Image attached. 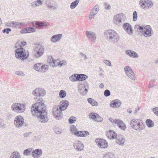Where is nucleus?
Listing matches in <instances>:
<instances>
[{
    "instance_id": "obj_1",
    "label": "nucleus",
    "mask_w": 158,
    "mask_h": 158,
    "mask_svg": "<svg viewBox=\"0 0 158 158\" xmlns=\"http://www.w3.org/2000/svg\"><path fill=\"white\" fill-rule=\"evenodd\" d=\"M34 99L38 102L32 105L31 108V113L33 115L38 116V119L39 122L42 123L47 122L48 119L45 111L46 107L43 100L37 97L34 98Z\"/></svg>"
},
{
    "instance_id": "obj_2",
    "label": "nucleus",
    "mask_w": 158,
    "mask_h": 158,
    "mask_svg": "<svg viewBox=\"0 0 158 158\" xmlns=\"http://www.w3.org/2000/svg\"><path fill=\"white\" fill-rule=\"evenodd\" d=\"M107 40L113 43L118 42L119 39L118 34L114 30H109L104 33Z\"/></svg>"
},
{
    "instance_id": "obj_3",
    "label": "nucleus",
    "mask_w": 158,
    "mask_h": 158,
    "mask_svg": "<svg viewBox=\"0 0 158 158\" xmlns=\"http://www.w3.org/2000/svg\"><path fill=\"white\" fill-rule=\"evenodd\" d=\"M135 27L138 29L142 34L145 37L148 38L152 36L153 31L150 25L140 26L136 25Z\"/></svg>"
},
{
    "instance_id": "obj_4",
    "label": "nucleus",
    "mask_w": 158,
    "mask_h": 158,
    "mask_svg": "<svg viewBox=\"0 0 158 158\" xmlns=\"http://www.w3.org/2000/svg\"><path fill=\"white\" fill-rule=\"evenodd\" d=\"M131 127L134 129L140 131L144 128V125L142 121L139 119L133 118L131 120Z\"/></svg>"
},
{
    "instance_id": "obj_5",
    "label": "nucleus",
    "mask_w": 158,
    "mask_h": 158,
    "mask_svg": "<svg viewBox=\"0 0 158 158\" xmlns=\"http://www.w3.org/2000/svg\"><path fill=\"white\" fill-rule=\"evenodd\" d=\"M24 50L22 47L15 50V56L17 58L26 59L28 57L29 55V52L28 51Z\"/></svg>"
},
{
    "instance_id": "obj_6",
    "label": "nucleus",
    "mask_w": 158,
    "mask_h": 158,
    "mask_svg": "<svg viewBox=\"0 0 158 158\" xmlns=\"http://www.w3.org/2000/svg\"><path fill=\"white\" fill-rule=\"evenodd\" d=\"M12 109L17 113H21L25 110V105L22 103H13L11 106Z\"/></svg>"
},
{
    "instance_id": "obj_7",
    "label": "nucleus",
    "mask_w": 158,
    "mask_h": 158,
    "mask_svg": "<svg viewBox=\"0 0 158 158\" xmlns=\"http://www.w3.org/2000/svg\"><path fill=\"white\" fill-rule=\"evenodd\" d=\"M33 68L36 71L41 73H44L48 69V67L47 65H43L40 63L35 64Z\"/></svg>"
},
{
    "instance_id": "obj_8",
    "label": "nucleus",
    "mask_w": 158,
    "mask_h": 158,
    "mask_svg": "<svg viewBox=\"0 0 158 158\" xmlns=\"http://www.w3.org/2000/svg\"><path fill=\"white\" fill-rule=\"evenodd\" d=\"M14 122L16 127H21L24 124V119L22 116L19 115L15 117Z\"/></svg>"
},
{
    "instance_id": "obj_9",
    "label": "nucleus",
    "mask_w": 158,
    "mask_h": 158,
    "mask_svg": "<svg viewBox=\"0 0 158 158\" xmlns=\"http://www.w3.org/2000/svg\"><path fill=\"white\" fill-rule=\"evenodd\" d=\"M59 60H49V62L51 63V65L53 67H56L57 66L61 67L66 64V62L64 60H62L61 61H59Z\"/></svg>"
},
{
    "instance_id": "obj_10",
    "label": "nucleus",
    "mask_w": 158,
    "mask_h": 158,
    "mask_svg": "<svg viewBox=\"0 0 158 158\" xmlns=\"http://www.w3.org/2000/svg\"><path fill=\"white\" fill-rule=\"evenodd\" d=\"M46 94L45 91L41 88H36L34 89L32 92L33 95L37 97H43Z\"/></svg>"
},
{
    "instance_id": "obj_11",
    "label": "nucleus",
    "mask_w": 158,
    "mask_h": 158,
    "mask_svg": "<svg viewBox=\"0 0 158 158\" xmlns=\"http://www.w3.org/2000/svg\"><path fill=\"white\" fill-rule=\"evenodd\" d=\"M35 51L36 52L34 55V57L35 58H37L42 56L44 54V49L42 45H37L35 47Z\"/></svg>"
},
{
    "instance_id": "obj_12",
    "label": "nucleus",
    "mask_w": 158,
    "mask_h": 158,
    "mask_svg": "<svg viewBox=\"0 0 158 158\" xmlns=\"http://www.w3.org/2000/svg\"><path fill=\"white\" fill-rule=\"evenodd\" d=\"M31 24L34 27L40 28L42 29H44L45 27L48 26L46 22H44L41 21H34Z\"/></svg>"
},
{
    "instance_id": "obj_13",
    "label": "nucleus",
    "mask_w": 158,
    "mask_h": 158,
    "mask_svg": "<svg viewBox=\"0 0 158 158\" xmlns=\"http://www.w3.org/2000/svg\"><path fill=\"white\" fill-rule=\"evenodd\" d=\"M95 141L97 145L99 148H105L108 147V143L104 139H96L95 140Z\"/></svg>"
},
{
    "instance_id": "obj_14",
    "label": "nucleus",
    "mask_w": 158,
    "mask_h": 158,
    "mask_svg": "<svg viewBox=\"0 0 158 158\" xmlns=\"http://www.w3.org/2000/svg\"><path fill=\"white\" fill-rule=\"evenodd\" d=\"M123 17V14L120 13L115 15L114 17L113 21L114 23L117 25H119L122 22V19Z\"/></svg>"
},
{
    "instance_id": "obj_15",
    "label": "nucleus",
    "mask_w": 158,
    "mask_h": 158,
    "mask_svg": "<svg viewBox=\"0 0 158 158\" xmlns=\"http://www.w3.org/2000/svg\"><path fill=\"white\" fill-rule=\"evenodd\" d=\"M124 30L129 35H131L133 33V30L131 25L128 23H124L123 25Z\"/></svg>"
},
{
    "instance_id": "obj_16",
    "label": "nucleus",
    "mask_w": 158,
    "mask_h": 158,
    "mask_svg": "<svg viewBox=\"0 0 158 158\" xmlns=\"http://www.w3.org/2000/svg\"><path fill=\"white\" fill-rule=\"evenodd\" d=\"M89 116L90 118L97 122H101L103 120L102 118L96 113H90Z\"/></svg>"
},
{
    "instance_id": "obj_17",
    "label": "nucleus",
    "mask_w": 158,
    "mask_h": 158,
    "mask_svg": "<svg viewBox=\"0 0 158 158\" xmlns=\"http://www.w3.org/2000/svg\"><path fill=\"white\" fill-rule=\"evenodd\" d=\"M87 37L91 41L94 42L96 39V34L91 31H87L85 32Z\"/></svg>"
},
{
    "instance_id": "obj_18",
    "label": "nucleus",
    "mask_w": 158,
    "mask_h": 158,
    "mask_svg": "<svg viewBox=\"0 0 158 158\" xmlns=\"http://www.w3.org/2000/svg\"><path fill=\"white\" fill-rule=\"evenodd\" d=\"M69 102L65 100H63L60 103L59 106V109L61 111L65 110L69 105Z\"/></svg>"
},
{
    "instance_id": "obj_19",
    "label": "nucleus",
    "mask_w": 158,
    "mask_h": 158,
    "mask_svg": "<svg viewBox=\"0 0 158 158\" xmlns=\"http://www.w3.org/2000/svg\"><path fill=\"white\" fill-rule=\"evenodd\" d=\"M73 146L75 149L79 151L82 150L84 148L83 143L79 141L75 142L73 143Z\"/></svg>"
},
{
    "instance_id": "obj_20",
    "label": "nucleus",
    "mask_w": 158,
    "mask_h": 158,
    "mask_svg": "<svg viewBox=\"0 0 158 158\" xmlns=\"http://www.w3.org/2000/svg\"><path fill=\"white\" fill-rule=\"evenodd\" d=\"M62 36L61 34L54 35L51 38L50 41L53 43H56L61 40Z\"/></svg>"
},
{
    "instance_id": "obj_21",
    "label": "nucleus",
    "mask_w": 158,
    "mask_h": 158,
    "mask_svg": "<svg viewBox=\"0 0 158 158\" xmlns=\"http://www.w3.org/2000/svg\"><path fill=\"white\" fill-rule=\"evenodd\" d=\"M42 150L41 149H36L32 151L31 155L34 158H38L42 156Z\"/></svg>"
},
{
    "instance_id": "obj_22",
    "label": "nucleus",
    "mask_w": 158,
    "mask_h": 158,
    "mask_svg": "<svg viewBox=\"0 0 158 158\" xmlns=\"http://www.w3.org/2000/svg\"><path fill=\"white\" fill-rule=\"evenodd\" d=\"M99 9L98 7V6L96 5L92 9L89 15V18L90 19H92L94 16L98 13Z\"/></svg>"
},
{
    "instance_id": "obj_23",
    "label": "nucleus",
    "mask_w": 158,
    "mask_h": 158,
    "mask_svg": "<svg viewBox=\"0 0 158 158\" xmlns=\"http://www.w3.org/2000/svg\"><path fill=\"white\" fill-rule=\"evenodd\" d=\"M125 53L126 54L134 58H138L139 57L138 54L135 52L131 50H127L126 51Z\"/></svg>"
},
{
    "instance_id": "obj_24",
    "label": "nucleus",
    "mask_w": 158,
    "mask_h": 158,
    "mask_svg": "<svg viewBox=\"0 0 158 158\" xmlns=\"http://www.w3.org/2000/svg\"><path fill=\"white\" fill-rule=\"evenodd\" d=\"M61 111L58 107L54 108L53 113V116L55 118H57L58 119H59V118L61 117Z\"/></svg>"
},
{
    "instance_id": "obj_25",
    "label": "nucleus",
    "mask_w": 158,
    "mask_h": 158,
    "mask_svg": "<svg viewBox=\"0 0 158 158\" xmlns=\"http://www.w3.org/2000/svg\"><path fill=\"white\" fill-rule=\"evenodd\" d=\"M110 106L111 107L118 108L120 107L121 103L120 101L118 99H115L112 101L110 103Z\"/></svg>"
},
{
    "instance_id": "obj_26",
    "label": "nucleus",
    "mask_w": 158,
    "mask_h": 158,
    "mask_svg": "<svg viewBox=\"0 0 158 158\" xmlns=\"http://www.w3.org/2000/svg\"><path fill=\"white\" fill-rule=\"evenodd\" d=\"M106 136L110 139H114L117 138V134L112 130H109L107 132Z\"/></svg>"
},
{
    "instance_id": "obj_27",
    "label": "nucleus",
    "mask_w": 158,
    "mask_h": 158,
    "mask_svg": "<svg viewBox=\"0 0 158 158\" xmlns=\"http://www.w3.org/2000/svg\"><path fill=\"white\" fill-rule=\"evenodd\" d=\"M125 140V138L123 136H118L116 140V143L122 146L124 145Z\"/></svg>"
},
{
    "instance_id": "obj_28",
    "label": "nucleus",
    "mask_w": 158,
    "mask_h": 158,
    "mask_svg": "<svg viewBox=\"0 0 158 158\" xmlns=\"http://www.w3.org/2000/svg\"><path fill=\"white\" fill-rule=\"evenodd\" d=\"M89 134L88 131H77L75 133L74 135L78 137H86Z\"/></svg>"
},
{
    "instance_id": "obj_29",
    "label": "nucleus",
    "mask_w": 158,
    "mask_h": 158,
    "mask_svg": "<svg viewBox=\"0 0 158 158\" xmlns=\"http://www.w3.org/2000/svg\"><path fill=\"white\" fill-rule=\"evenodd\" d=\"M117 123L116 124H117L119 128L123 130H124L126 129V126L122 121L118 119Z\"/></svg>"
},
{
    "instance_id": "obj_30",
    "label": "nucleus",
    "mask_w": 158,
    "mask_h": 158,
    "mask_svg": "<svg viewBox=\"0 0 158 158\" xmlns=\"http://www.w3.org/2000/svg\"><path fill=\"white\" fill-rule=\"evenodd\" d=\"M10 158H21V156L19 152L15 151L11 153Z\"/></svg>"
},
{
    "instance_id": "obj_31",
    "label": "nucleus",
    "mask_w": 158,
    "mask_h": 158,
    "mask_svg": "<svg viewBox=\"0 0 158 158\" xmlns=\"http://www.w3.org/2000/svg\"><path fill=\"white\" fill-rule=\"evenodd\" d=\"M146 9L151 8L153 6V2L151 0H145Z\"/></svg>"
},
{
    "instance_id": "obj_32",
    "label": "nucleus",
    "mask_w": 158,
    "mask_h": 158,
    "mask_svg": "<svg viewBox=\"0 0 158 158\" xmlns=\"http://www.w3.org/2000/svg\"><path fill=\"white\" fill-rule=\"evenodd\" d=\"M146 123L148 127H152L154 126V123L153 121L150 119H147L146 120Z\"/></svg>"
},
{
    "instance_id": "obj_33",
    "label": "nucleus",
    "mask_w": 158,
    "mask_h": 158,
    "mask_svg": "<svg viewBox=\"0 0 158 158\" xmlns=\"http://www.w3.org/2000/svg\"><path fill=\"white\" fill-rule=\"evenodd\" d=\"M127 76L131 79L133 80H135V76L133 70L129 73L127 74Z\"/></svg>"
},
{
    "instance_id": "obj_34",
    "label": "nucleus",
    "mask_w": 158,
    "mask_h": 158,
    "mask_svg": "<svg viewBox=\"0 0 158 158\" xmlns=\"http://www.w3.org/2000/svg\"><path fill=\"white\" fill-rule=\"evenodd\" d=\"M88 101L92 106H97L98 105L97 102L91 98H88Z\"/></svg>"
},
{
    "instance_id": "obj_35",
    "label": "nucleus",
    "mask_w": 158,
    "mask_h": 158,
    "mask_svg": "<svg viewBox=\"0 0 158 158\" xmlns=\"http://www.w3.org/2000/svg\"><path fill=\"white\" fill-rule=\"evenodd\" d=\"M77 75V74H74L70 76L69 77L70 80L73 81H79V78L78 77Z\"/></svg>"
},
{
    "instance_id": "obj_36",
    "label": "nucleus",
    "mask_w": 158,
    "mask_h": 158,
    "mask_svg": "<svg viewBox=\"0 0 158 158\" xmlns=\"http://www.w3.org/2000/svg\"><path fill=\"white\" fill-rule=\"evenodd\" d=\"M47 8L49 10H54L57 8V6L56 5H51L50 3L47 4Z\"/></svg>"
},
{
    "instance_id": "obj_37",
    "label": "nucleus",
    "mask_w": 158,
    "mask_h": 158,
    "mask_svg": "<svg viewBox=\"0 0 158 158\" xmlns=\"http://www.w3.org/2000/svg\"><path fill=\"white\" fill-rule=\"evenodd\" d=\"M79 2V0H76L72 2L70 5V8L72 9L75 8L78 5Z\"/></svg>"
},
{
    "instance_id": "obj_38",
    "label": "nucleus",
    "mask_w": 158,
    "mask_h": 158,
    "mask_svg": "<svg viewBox=\"0 0 158 158\" xmlns=\"http://www.w3.org/2000/svg\"><path fill=\"white\" fill-rule=\"evenodd\" d=\"M6 25L7 27H17V22L13 21L7 23L6 24Z\"/></svg>"
},
{
    "instance_id": "obj_39",
    "label": "nucleus",
    "mask_w": 158,
    "mask_h": 158,
    "mask_svg": "<svg viewBox=\"0 0 158 158\" xmlns=\"http://www.w3.org/2000/svg\"><path fill=\"white\" fill-rule=\"evenodd\" d=\"M78 77L79 78L78 81H82L86 79L88 77L84 74H78Z\"/></svg>"
},
{
    "instance_id": "obj_40",
    "label": "nucleus",
    "mask_w": 158,
    "mask_h": 158,
    "mask_svg": "<svg viewBox=\"0 0 158 158\" xmlns=\"http://www.w3.org/2000/svg\"><path fill=\"white\" fill-rule=\"evenodd\" d=\"M32 151V148H28L24 151L23 154L25 156H28L30 154Z\"/></svg>"
},
{
    "instance_id": "obj_41",
    "label": "nucleus",
    "mask_w": 158,
    "mask_h": 158,
    "mask_svg": "<svg viewBox=\"0 0 158 158\" xmlns=\"http://www.w3.org/2000/svg\"><path fill=\"white\" fill-rule=\"evenodd\" d=\"M139 5L140 7L143 9L145 10L146 9L145 0H140L139 2Z\"/></svg>"
},
{
    "instance_id": "obj_42",
    "label": "nucleus",
    "mask_w": 158,
    "mask_h": 158,
    "mask_svg": "<svg viewBox=\"0 0 158 158\" xmlns=\"http://www.w3.org/2000/svg\"><path fill=\"white\" fill-rule=\"evenodd\" d=\"M124 70L125 74L126 75L132 71V69L130 67L127 66L124 67Z\"/></svg>"
},
{
    "instance_id": "obj_43",
    "label": "nucleus",
    "mask_w": 158,
    "mask_h": 158,
    "mask_svg": "<svg viewBox=\"0 0 158 158\" xmlns=\"http://www.w3.org/2000/svg\"><path fill=\"white\" fill-rule=\"evenodd\" d=\"M66 95V93L64 90H61L59 93V96L61 98H64Z\"/></svg>"
},
{
    "instance_id": "obj_44",
    "label": "nucleus",
    "mask_w": 158,
    "mask_h": 158,
    "mask_svg": "<svg viewBox=\"0 0 158 158\" xmlns=\"http://www.w3.org/2000/svg\"><path fill=\"white\" fill-rule=\"evenodd\" d=\"M155 86V82L154 81H151L150 82L148 86L149 88H152Z\"/></svg>"
},
{
    "instance_id": "obj_45",
    "label": "nucleus",
    "mask_w": 158,
    "mask_h": 158,
    "mask_svg": "<svg viewBox=\"0 0 158 158\" xmlns=\"http://www.w3.org/2000/svg\"><path fill=\"white\" fill-rule=\"evenodd\" d=\"M36 7H38L40 6H41L43 4V2L41 0H37L35 1Z\"/></svg>"
},
{
    "instance_id": "obj_46",
    "label": "nucleus",
    "mask_w": 158,
    "mask_h": 158,
    "mask_svg": "<svg viewBox=\"0 0 158 158\" xmlns=\"http://www.w3.org/2000/svg\"><path fill=\"white\" fill-rule=\"evenodd\" d=\"M71 132L74 134L77 131V129L76 127L74 125L70 127Z\"/></svg>"
},
{
    "instance_id": "obj_47",
    "label": "nucleus",
    "mask_w": 158,
    "mask_h": 158,
    "mask_svg": "<svg viewBox=\"0 0 158 158\" xmlns=\"http://www.w3.org/2000/svg\"><path fill=\"white\" fill-rule=\"evenodd\" d=\"M54 131L56 134H60L62 132V129L59 127H56V128H55V129H54Z\"/></svg>"
},
{
    "instance_id": "obj_48",
    "label": "nucleus",
    "mask_w": 158,
    "mask_h": 158,
    "mask_svg": "<svg viewBox=\"0 0 158 158\" xmlns=\"http://www.w3.org/2000/svg\"><path fill=\"white\" fill-rule=\"evenodd\" d=\"M82 89H80V88L79 90H80V92L81 93H82V94L83 95H85L86 94L87 92V90L85 88V87H83Z\"/></svg>"
},
{
    "instance_id": "obj_49",
    "label": "nucleus",
    "mask_w": 158,
    "mask_h": 158,
    "mask_svg": "<svg viewBox=\"0 0 158 158\" xmlns=\"http://www.w3.org/2000/svg\"><path fill=\"white\" fill-rule=\"evenodd\" d=\"M76 118L74 117H71L69 119V123H74L76 121Z\"/></svg>"
},
{
    "instance_id": "obj_50",
    "label": "nucleus",
    "mask_w": 158,
    "mask_h": 158,
    "mask_svg": "<svg viewBox=\"0 0 158 158\" xmlns=\"http://www.w3.org/2000/svg\"><path fill=\"white\" fill-rule=\"evenodd\" d=\"M133 21H135L137 19V15L136 11H134L133 13Z\"/></svg>"
},
{
    "instance_id": "obj_51",
    "label": "nucleus",
    "mask_w": 158,
    "mask_h": 158,
    "mask_svg": "<svg viewBox=\"0 0 158 158\" xmlns=\"http://www.w3.org/2000/svg\"><path fill=\"white\" fill-rule=\"evenodd\" d=\"M15 74L19 76H24L25 74L21 71H16L15 72Z\"/></svg>"
},
{
    "instance_id": "obj_52",
    "label": "nucleus",
    "mask_w": 158,
    "mask_h": 158,
    "mask_svg": "<svg viewBox=\"0 0 158 158\" xmlns=\"http://www.w3.org/2000/svg\"><path fill=\"white\" fill-rule=\"evenodd\" d=\"M11 29L9 28H5L4 30H3L2 32L4 33H6L7 34H9V32L11 31Z\"/></svg>"
},
{
    "instance_id": "obj_53",
    "label": "nucleus",
    "mask_w": 158,
    "mask_h": 158,
    "mask_svg": "<svg viewBox=\"0 0 158 158\" xmlns=\"http://www.w3.org/2000/svg\"><path fill=\"white\" fill-rule=\"evenodd\" d=\"M104 94L105 96L107 97L110 95V92L109 90L106 89L104 91Z\"/></svg>"
},
{
    "instance_id": "obj_54",
    "label": "nucleus",
    "mask_w": 158,
    "mask_h": 158,
    "mask_svg": "<svg viewBox=\"0 0 158 158\" xmlns=\"http://www.w3.org/2000/svg\"><path fill=\"white\" fill-rule=\"evenodd\" d=\"M152 111L156 116H158V107H155L152 109Z\"/></svg>"
},
{
    "instance_id": "obj_55",
    "label": "nucleus",
    "mask_w": 158,
    "mask_h": 158,
    "mask_svg": "<svg viewBox=\"0 0 158 158\" xmlns=\"http://www.w3.org/2000/svg\"><path fill=\"white\" fill-rule=\"evenodd\" d=\"M28 33L34 32L35 31V29L32 27H27Z\"/></svg>"
},
{
    "instance_id": "obj_56",
    "label": "nucleus",
    "mask_w": 158,
    "mask_h": 158,
    "mask_svg": "<svg viewBox=\"0 0 158 158\" xmlns=\"http://www.w3.org/2000/svg\"><path fill=\"white\" fill-rule=\"evenodd\" d=\"M118 119H114L111 118H110L109 119V120L114 124H116Z\"/></svg>"
},
{
    "instance_id": "obj_57",
    "label": "nucleus",
    "mask_w": 158,
    "mask_h": 158,
    "mask_svg": "<svg viewBox=\"0 0 158 158\" xmlns=\"http://www.w3.org/2000/svg\"><path fill=\"white\" fill-rule=\"evenodd\" d=\"M105 9L107 10H110L111 7L110 4L107 3L105 2L104 3Z\"/></svg>"
},
{
    "instance_id": "obj_58",
    "label": "nucleus",
    "mask_w": 158,
    "mask_h": 158,
    "mask_svg": "<svg viewBox=\"0 0 158 158\" xmlns=\"http://www.w3.org/2000/svg\"><path fill=\"white\" fill-rule=\"evenodd\" d=\"M103 62L107 65L111 66V63L108 60H104Z\"/></svg>"
},
{
    "instance_id": "obj_59",
    "label": "nucleus",
    "mask_w": 158,
    "mask_h": 158,
    "mask_svg": "<svg viewBox=\"0 0 158 158\" xmlns=\"http://www.w3.org/2000/svg\"><path fill=\"white\" fill-rule=\"evenodd\" d=\"M80 54L82 58H84V59H85L88 58L85 54L82 52H80Z\"/></svg>"
},
{
    "instance_id": "obj_60",
    "label": "nucleus",
    "mask_w": 158,
    "mask_h": 158,
    "mask_svg": "<svg viewBox=\"0 0 158 158\" xmlns=\"http://www.w3.org/2000/svg\"><path fill=\"white\" fill-rule=\"evenodd\" d=\"M20 32L21 33H28L27 28H25L21 30Z\"/></svg>"
},
{
    "instance_id": "obj_61",
    "label": "nucleus",
    "mask_w": 158,
    "mask_h": 158,
    "mask_svg": "<svg viewBox=\"0 0 158 158\" xmlns=\"http://www.w3.org/2000/svg\"><path fill=\"white\" fill-rule=\"evenodd\" d=\"M32 133L31 132H29L25 133L23 134V136L24 137H29L30 136V135Z\"/></svg>"
},
{
    "instance_id": "obj_62",
    "label": "nucleus",
    "mask_w": 158,
    "mask_h": 158,
    "mask_svg": "<svg viewBox=\"0 0 158 158\" xmlns=\"http://www.w3.org/2000/svg\"><path fill=\"white\" fill-rule=\"evenodd\" d=\"M25 24L23 23L17 22V26H23Z\"/></svg>"
},
{
    "instance_id": "obj_63",
    "label": "nucleus",
    "mask_w": 158,
    "mask_h": 158,
    "mask_svg": "<svg viewBox=\"0 0 158 158\" xmlns=\"http://www.w3.org/2000/svg\"><path fill=\"white\" fill-rule=\"evenodd\" d=\"M31 6L33 8H35L36 6H35V1L32 2L30 3Z\"/></svg>"
},
{
    "instance_id": "obj_64",
    "label": "nucleus",
    "mask_w": 158,
    "mask_h": 158,
    "mask_svg": "<svg viewBox=\"0 0 158 158\" xmlns=\"http://www.w3.org/2000/svg\"><path fill=\"white\" fill-rule=\"evenodd\" d=\"M4 127L5 125L2 123V120L0 118V127Z\"/></svg>"
}]
</instances>
